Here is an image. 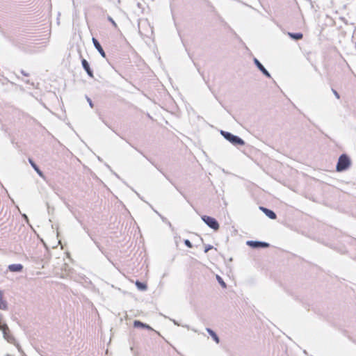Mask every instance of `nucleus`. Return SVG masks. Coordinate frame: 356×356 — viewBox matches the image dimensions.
<instances>
[{"label":"nucleus","mask_w":356,"mask_h":356,"mask_svg":"<svg viewBox=\"0 0 356 356\" xmlns=\"http://www.w3.org/2000/svg\"><path fill=\"white\" fill-rule=\"evenodd\" d=\"M350 165V161L346 154H342L339 156L337 165V171L341 172L346 170Z\"/></svg>","instance_id":"1"},{"label":"nucleus","mask_w":356,"mask_h":356,"mask_svg":"<svg viewBox=\"0 0 356 356\" xmlns=\"http://www.w3.org/2000/svg\"><path fill=\"white\" fill-rule=\"evenodd\" d=\"M221 134L233 145H243L245 144L244 141L241 138L232 134L231 133L222 131Z\"/></svg>","instance_id":"2"},{"label":"nucleus","mask_w":356,"mask_h":356,"mask_svg":"<svg viewBox=\"0 0 356 356\" xmlns=\"http://www.w3.org/2000/svg\"><path fill=\"white\" fill-rule=\"evenodd\" d=\"M203 221L211 228L214 230H218L219 229V224L217 220L211 216H204L202 217Z\"/></svg>","instance_id":"3"},{"label":"nucleus","mask_w":356,"mask_h":356,"mask_svg":"<svg viewBox=\"0 0 356 356\" xmlns=\"http://www.w3.org/2000/svg\"><path fill=\"white\" fill-rule=\"evenodd\" d=\"M81 63H82L83 69L86 71L88 75L90 77L93 78L94 77L93 72L91 70V69L90 67V65H89V63H88V61L85 58H83L81 60Z\"/></svg>","instance_id":"4"},{"label":"nucleus","mask_w":356,"mask_h":356,"mask_svg":"<svg viewBox=\"0 0 356 356\" xmlns=\"http://www.w3.org/2000/svg\"><path fill=\"white\" fill-rule=\"evenodd\" d=\"M260 209L268 217L270 218V219H276L277 218V216L275 214V213L274 211H273L272 210H270L267 208H265V207H260Z\"/></svg>","instance_id":"5"},{"label":"nucleus","mask_w":356,"mask_h":356,"mask_svg":"<svg viewBox=\"0 0 356 356\" xmlns=\"http://www.w3.org/2000/svg\"><path fill=\"white\" fill-rule=\"evenodd\" d=\"M92 42L94 44V46L95 47V48L97 49V51L99 52V54L102 55V57L105 58L106 57V54L104 51V49H102L101 44H99V42L97 41V39H95V38H92Z\"/></svg>","instance_id":"6"},{"label":"nucleus","mask_w":356,"mask_h":356,"mask_svg":"<svg viewBox=\"0 0 356 356\" xmlns=\"http://www.w3.org/2000/svg\"><path fill=\"white\" fill-rule=\"evenodd\" d=\"M22 268L23 266L21 264H11L8 266V269L12 272H19L21 271Z\"/></svg>","instance_id":"7"},{"label":"nucleus","mask_w":356,"mask_h":356,"mask_svg":"<svg viewBox=\"0 0 356 356\" xmlns=\"http://www.w3.org/2000/svg\"><path fill=\"white\" fill-rule=\"evenodd\" d=\"M255 63L258 68L268 77H270V74L265 69V67L259 63V61L257 59H255Z\"/></svg>","instance_id":"8"},{"label":"nucleus","mask_w":356,"mask_h":356,"mask_svg":"<svg viewBox=\"0 0 356 356\" xmlns=\"http://www.w3.org/2000/svg\"><path fill=\"white\" fill-rule=\"evenodd\" d=\"M134 326L135 327H142V328H146V329H151V327L148 325H146L139 321H135L134 322Z\"/></svg>","instance_id":"9"},{"label":"nucleus","mask_w":356,"mask_h":356,"mask_svg":"<svg viewBox=\"0 0 356 356\" xmlns=\"http://www.w3.org/2000/svg\"><path fill=\"white\" fill-rule=\"evenodd\" d=\"M29 163H31V166L34 168V170L37 172V173L40 176L42 177V172L40 171V170L38 168V167L36 165V164L33 162V161L31 159H29Z\"/></svg>","instance_id":"10"},{"label":"nucleus","mask_w":356,"mask_h":356,"mask_svg":"<svg viewBox=\"0 0 356 356\" xmlns=\"http://www.w3.org/2000/svg\"><path fill=\"white\" fill-rule=\"evenodd\" d=\"M289 35L291 38L295 39V40H301L303 38V35L301 33H289Z\"/></svg>","instance_id":"11"},{"label":"nucleus","mask_w":356,"mask_h":356,"mask_svg":"<svg viewBox=\"0 0 356 356\" xmlns=\"http://www.w3.org/2000/svg\"><path fill=\"white\" fill-rule=\"evenodd\" d=\"M207 331L209 333V334L212 337L213 340L217 343H219V339H218V336L216 335V334L212 330H211L210 328H207Z\"/></svg>","instance_id":"12"},{"label":"nucleus","mask_w":356,"mask_h":356,"mask_svg":"<svg viewBox=\"0 0 356 356\" xmlns=\"http://www.w3.org/2000/svg\"><path fill=\"white\" fill-rule=\"evenodd\" d=\"M136 285L137 286V287L138 289H140L141 290H145L147 288L146 284H145L142 282H140L139 281H136Z\"/></svg>","instance_id":"13"},{"label":"nucleus","mask_w":356,"mask_h":356,"mask_svg":"<svg viewBox=\"0 0 356 356\" xmlns=\"http://www.w3.org/2000/svg\"><path fill=\"white\" fill-rule=\"evenodd\" d=\"M216 278H217L219 284L222 286V288L227 287L225 282L223 281V280L219 275H217Z\"/></svg>","instance_id":"14"},{"label":"nucleus","mask_w":356,"mask_h":356,"mask_svg":"<svg viewBox=\"0 0 356 356\" xmlns=\"http://www.w3.org/2000/svg\"><path fill=\"white\" fill-rule=\"evenodd\" d=\"M108 21L112 24V25L113 26V27H114L115 29H118V26L117 24H116V23H115V22L113 19V18H112V17H108Z\"/></svg>","instance_id":"15"},{"label":"nucleus","mask_w":356,"mask_h":356,"mask_svg":"<svg viewBox=\"0 0 356 356\" xmlns=\"http://www.w3.org/2000/svg\"><path fill=\"white\" fill-rule=\"evenodd\" d=\"M184 243H185V245H186L187 247H188V248H191L193 247V245H192L191 243V242H190V241H189V240H188V239H186V240H185V241H184Z\"/></svg>","instance_id":"16"},{"label":"nucleus","mask_w":356,"mask_h":356,"mask_svg":"<svg viewBox=\"0 0 356 356\" xmlns=\"http://www.w3.org/2000/svg\"><path fill=\"white\" fill-rule=\"evenodd\" d=\"M213 248V246L212 245H207L205 247V249H204V252L207 253L209 252V250H211Z\"/></svg>","instance_id":"17"},{"label":"nucleus","mask_w":356,"mask_h":356,"mask_svg":"<svg viewBox=\"0 0 356 356\" xmlns=\"http://www.w3.org/2000/svg\"><path fill=\"white\" fill-rule=\"evenodd\" d=\"M334 92L336 97L339 99V94L336 91H334Z\"/></svg>","instance_id":"18"},{"label":"nucleus","mask_w":356,"mask_h":356,"mask_svg":"<svg viewBox=\"0 0 356 356\" xmlns=\"http://www.w3.org/2000/svg\"><path fill=\"white\" fill-rule=\"evenodd\" d=\"M262 246L266 247V246H268V244L264 243V244H262Z\"/></svg>","instance_id":"19"}]
</instances>
